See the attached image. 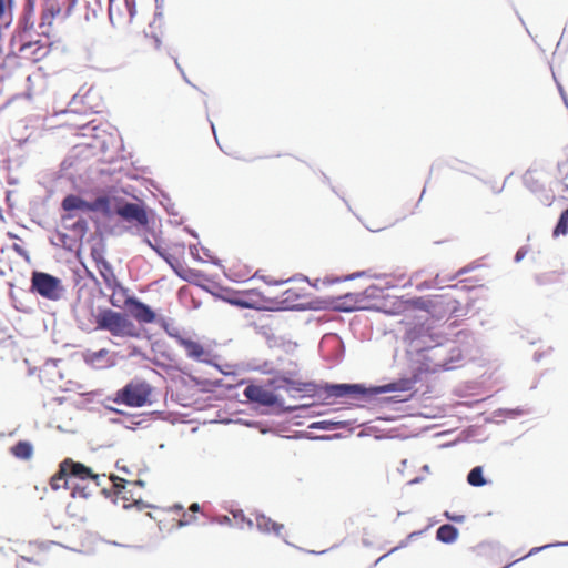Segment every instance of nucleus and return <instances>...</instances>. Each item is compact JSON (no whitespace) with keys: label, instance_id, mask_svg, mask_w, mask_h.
<instances>
[{"label":"nucleus","instance_id":"nucleus-1","mask_svg":"<svg viewBox=\"0 0 568 568\" xmlns=\"http://www.w3.org/2000/svg\"><path fill=\"white\" fill-rule=\"evenodd\" d=\"M62 465L63 471H67L70 491L73 498H88L92 495L90 485L93 484L95 487L100 486V476L94 474L90 467L74 462L71 458H65Z\"/></svg>","mask_w":568,"mask_h":568},{"label":"nucleus","instance_id":"nucleus-2","mask_svg":"<svg viewBox=\"0 0 568 568\" xmlns=\"http://www.w3.org/2000/svg\"><path fill=\"white\" fill-rule=\"evenodd\" d=\"M154 387L144 379L134 378L119 389L112 400L128 407H143L153 403Z\"/></svg>","mask_w":568,"mask_h":568},{"label":"nucleus","instance_id":"nucleus-3","mask_svg":"<svg viewBox=\"0 0 568 568\" xmlns=\"http://www.w3.org/2000/svg\"><path fill=\"white\" fill-rule=\"evenodd\" d=\"M97 329H103L116 337H139L135 324L123 313L112 310L101 311L97 317Z\"/></svg>","mask_w":568,"mask_h":568},{"label":"nucleus","instance_id":"nucleus-4","mask_svg":"<svg viewBox=\"0 0 568 568\" xmlns=\"http://www.w3.org/2000/svg\"><path fill=\"white\" fill-rule=\"evenodd\" d=\"M110 480L115 498L123 501L124 508L141 503V494L136 493V488L142 486L141 481H128L118 476H111Z\"/></svg>","mask_w":568,"mask_h":568},{"label":"nucleus","instance_id":"nucleus-5","mask_svg":"<svg viewBox=\"0 0 568 568\" xmlns=\"http://www.w3.org/2000/svg\"><path fill=\"white\" fill-rule=\"evenodd\" d=\"M68 1L69 0H42L40 28L42 29V34L47 37V41L43 44L38 45V50L41 47H49L51 44L50 30L53 20L61 16L63 8L68 4Z\"/></svg>","mask_w":568,"mask_h":568},{"label":"nucleus","instance_id":"nucleus-6","mask_svg":"<svg viewBox=\"0 0 568 568\" xmlns=\"http://www.w3.org/2000/svg\"><path fill=\"white\" fill-rule=\"evenodd\" d=\"M175 342L185 351L189 358L201 363H212L214 355L207 345H204L186 335H175Z\"/></svg>","mask_w":568,"mask_h":568},{"label":"nucleus","instance_id":"nucleus-7","mask_svg":"<svg viewBox=\"0 0 568 568\" xmlns=\"http://www.w3.org/2000/svg\"><path fill=\"white\" fill-rule=\"evenodd\" d=\"M38 294L48 300L58 301L64 294V286L60 278L38 272Z\"/></svg>","mask_w":568,"mask_h":568},{"label":"nucleus","instance_id":"nucleus-8","mask_svg":"<svg viewBox=\"0 0 568 568\" xmlns=\"http://www.w3.org/2000/svg\"><path fill=\"white\" fill-rule=\"evenodd\" d=\"M230 303L243 308L265 310L268 301L257 290H246L239 292Z\"/></svg>","mask_w":568,"mask_h":568},{"label":"nucleus","instance_id":"nucleus-9","mask_svg":"<svg viewBox=\"0 0 568 568\" xmlns=\"http://www.w3.org/2000/svg\"><path fill=\"white\" fill-rule=\"evenodd\" d=\"M124 307L130 315L140 324H152L156 321V313L136 297H125Z\"/></svg>","mask_w":568,"mask_h":568},{"label":"nucleus","instance_id":"nucleus-10","mask_svg":"<svg viewBox=\"0 0 568 568\" xmlns=\"http://www.w3.org/2000/svg\"><path fill=\"white\" fill-rule=\"evenodd\" d=\"M116 214L124 221L145 227L149 223L148 213L142 204L124 203L116 209Z\"/></svg>","mask_w":568,"mask_h":568},{"label":"nucleus","instance_id":"nucleus-11","mask_svg":"<svg viewBox=\"0 0 568 568\" xmlns=\"http://www.w3.org/2000/svg\"><path fill=\"white\" fill-rule=\"evenodd\" d=\"M245 397L263 406L281 405L274 392L261 385H248L244 390Z\"/></svg>","mask_w":568,"mask_h":568},{"label":"nucleus","instance_id":"nucleus-12","mask_svg":"<svg viewBox=\"0 0 568 568\" xmlns=\"http://www.w3.org/2000/svg\"><path fill=\"white\" fill-rule=\"evenodd\" d=\"M444 296L435 295L433 297H416L410 301L412 305L416 308L424 310L433 316L442 314V306Z\"/></svg>","mask_w":568,"mask_h":568},{"label":"nucleus","instance_id":"nucleus-13","mask_svg":"<svg viewBox=\"0 0 568 568\" xmlns=\"http://www.w3.org/2000/svg\"><path fill=\"white\" fill-rule=\"evenodd\" d=\"M326 397L341 398L345 396H353L357 394H364L365 390L359 385H348V384H335V385H326L324 387Z\"/></svg>","mask_w":568,"mask_h":568},{"label":"nucleus","instance_id":"nucleus-14","mask_svg":"<svg viewBox=\"0 0 568 568\" xmlns=\"http://www.w3.org/2000/svg\"><path fill=\"white\" fill-rule=\"evenodd\" d=\"M306 285L303 286H291L282 293V303L287 308H295L302 305L301 300L306 297Z\"/></svg>","mask_w":568,"mask_h":568},{"label":"nucleus","instance_id":"nucleus-15","mask_svg":"<svg viewBox=\"0 0 568 568\" xmlns=\"http://www.w3.org/2000/svg\"><path fill=\"white\" fill-rule=\"evenodd\" d=\"M14 282L16 285L13 286L14 288L12 290L11 295L14 301L16 307L19 311L28 312L29 310H31V306L29 304H26L23 301L24 296L28 295V292L23 288V286L27 284L26 277L23 275L16 276Z\"/></svg>","mask_w":568,"mask_h":568},{"label":"nucleus","instance_id":"nucleus-16","mask_svg":"<svg viewBox=\"0 0 568 568\" xmlns=\"http://www.w3.org/2000/svg\"><path fill=\"white\" fill-rule=\"evenodd\" d=\"M84 359L88 364L99 369L109 367L113 364L109 351L105 348L87 353Z\"/></svg>","mask_w":568,"mask_h":568},{"label":"nucleus","instance_id":"nucleus-17","mask_svg":"<svg viewBox=\"0 0 568 568\" xmlns=\"http://www.w3.org/2000/svg\"><path fill=\"white\" fill-rule=\"evenodd\" d=\"M146 242L172 267H175V265L180 264L179 258L176 257L175 253H183V251H184V245L183 244L174 245V253H172L170 247H168L165 251H161V243L160 242H156L155 244H153L149 240Z\"/></svg>","mask_w":568,"mask_h":568},{"label":"nucleus","instance_id":"nucleus-18","mask_svg":"<svg viewBox=\"0 0 568 568\" xmlns=\"http://www.w3.org/2000/svg\"><path fill=\"white\" fill-rule=\"evenodd\" d=\"M62 207L67 212H88L93 209L91 204H89L88 202H85L84 200L77 195H68L67 197H64L62 201Z\"/></svg>","mask_w":568,"mask_h":568},{"label":"nucleus","instance_id":"nucleus-19","mask_svg":"<svg viewBox=\"0 0 568 568\" xmlns=\"http://www.w3.org/2000/svg\"><path fill=\"white\" fill-rule=\"evenodd\" d=\"M255 521H256V527L262 532H267V534L273 532L276 536H280L282 530L284 529L283 524H278V523L272 520L271 518L266 517L265 515L256 516Z\"/></svg>","mask_w":568,"mask_h":568},{"label":"nucleus","instance_id":"nucleus-20","mask_svg":"<svg viewBox=\"0 0 568 568\" xmlns=\"http://www.w3.org/2000/svg\"><path fill=\"white\" fill-rule=\"evenodd\" d=\"M101 275V277L103 278L106 287H118V283H120L116 278V275L113 271V267L111 266V264L105 261L101 264H99L98 266H95Z\"/></svg>","mask_w":568,"mask_h":568},{"label":"nucleus","instance_id":"nucleus-21","mask_svg":"<svg viewBox=\"0 0 568 568\" xmlns=\"http://www.w3.org/2000/svg\"><path fill=\"white\" fill-rule=\"evenodd\" d=\"M413 381L410 379H400L398 382L389 383L379 387H376L374 389V393L382 394V393H388V392H406L410 390L413 388Z\"/></svg>","mask_w":568,"mask_h":568},{"label":"nucleus","instance_id":"nucleus-22","mask_svg":"<svg viewBox=\"0 0 568 568\" xmlns=\"http://www.w3.org/2000/svg\"><path fill=\"white\" fill-rule=\"evenodd\" d=\"M458 537V529L449 524L442 525L436 531V538L445 544L454 542Z\"/></svg>","mask_w":568,"mask_h":568},{"label":"nucleus","instance_id":"nucleus-23","mask_svg":"<svg viewBox=\"0 0 568 568\" xmlns=\"http://www.w3.org/2000/svg\"><path fill=\"white\" fill-rule=\"evenodd\" d=\"M50 486L53 490L61 488L70 490L69 478L67 471H63L62 463L59 466V470L51 477Z\"/></svg>","mask_w":568,"mask_h":568},{"label":"nucleus","instance_id":"nucleus-24","mask_svg":"<svg viewBox=\"0 0 568 568\" xmlns=\"http://www.w3.org/2000/svg\"><path fill=\"white\" fill-rule=\"evenodd\" d=\"M112 291L110 303L115 307L124 306L125 297H130L128 295V290L123 287L120 283H118V287H108Z\"/></svg>","mask_w":568,"mask_h":568},{"label":"nucleus","instance_id":"nucleus-25","mask_svg":"<svg viewBox=\"0 0 568 568\" xmlns=\"http://www.w3.org/2000/svg\"><path fill=\"white\" fill-rule=\"evenodd\" d=\"M339 307L343 311H353L357 308V304L361 302V296L357 293H347L339 297Z\"/></svg>","mask_w":568,"mask_h":568},{"label":"nucleus","instance_id":"nucleus-26","mask_svg":"<svg viewBox=\"0 0 568 568\" xmlns=\"http://www.w3.org/2000/svg\"><path fill=\"white\" fill-rule=\"evenodd\" d=\"M467 481L469 485L475 487H481L486 484V479L483 476V468L480 466L474 467L468 476Z\"/></svg>","mask_w":568,"mask_h":568},{"label":"nucleus","instance_id":"nucleus-27","mask_svg":"<svg viewBox=\"0 0 568 568\" xmlns=\"http://www.w3.org/2000/svg\"><path fill=\"white\" fill-rule=\"evenodd\" d=\"M12 454L18 458H30L32 446L26 442H19L11 448Z\"/></svg>","mask_w":568,"mask_h":568},{"label":"nucleus","instance_id":"nucleus-28","mask_svg":"<svg viewBox=\"0 0 568 568\" xmlns=\"http://www.w3.org/2000/svg\"><path fill=\"white\" fill-rule=\"evenodd\" d=\"M568 233V207L560 214L559 221L554 230V236L566 235Z\"/></svg>","mask_w":568,"mask_h":568},{"label":"nucleus","instance_id":"nucleus-29","mask_svg":"<svg viewBox=\"0 0 568 568\" xmlns=\"http://www.w3.org/2000/svg\"><path fill=\"white\" fill-rule=\"evenodd\" d=\"M91 258L93 260L95 266H98L99 264L105 262V257H104V248L102 245H97V246H93L91 248Z\"/></svg>","mask_w":568,"mask_h":568},{"label":"nucleus","instance_id":"nucleus-30","mask_svg":"<svg viewBox=\"0 0 568 568\" xmlns=\"http://www.w3.org/2000/svg\"><path fill=\"white\" fill-rule=\"evenodd\" d=\"M145 38L149 42V45H151L153 49H155V50L161 49L162 41H161L160 37H158L156 34H145Z\"/></svg>","mask_w":568,"mask_h":568},{"label":"nucleus","instance_id":"nucleus-31","mask_svg":"<svg viewBox=\"0 0 568 568\" xmlns=\"http://www.w3.org/2000/svg\"><path fill=\"white\" fill-rule=\"evenodd\" d=\"M164 331L166 332V334L174 338L175 339V335L178 336H185L184 334H181L179 328L174 327V326H171V325H165L164 326Z\"/></svg>","mask_w":568,"mask_h":568},{"label":"nucleus","instance_id":"nucleus-32","mask_svg":"<svg viewBox=\"0 0 568 568\" xmlns=\"http://www.w3.org/2000/svg\"><path fill=\"white\" fill-rule=\"evenodd\" d=\"M13 250L19 254L21 255L22 257H24L26 262L28 264H30V256L28 255V253L19 245V244H14L13 245Z\"/></svg>","mask_w":568,"mask_h":568},{"label":"nucleus","instance_id":"nucleus-33","mask_svg":"<svg viewBox=\"0 0 568 568\" xmlns=\"http://www.w3.org/2000/svg\"><path fill=\"white\" fill-rule=\"evenodd\" d=\"M36 291V268L30 270V287L29 292L32 293Z\"/></svg>","mask_w":568,"mask_h":568},{"label":"nucleus","instance_id":"nucleus-34","mask_svg":"<svg viewBox=\"0 0 568 568\" xmlns=\"http://www.w3.org/2000/svg\"><path fill=\"white\" fill-rule=\"evenodd\" d=\"M194 516H187L186 514H183V517L179 520V526L190 525L194 521Z\"/></svg>","mask_w":568,"mask_h":568},{"label":"nucleus","instance_id":"nucleus-35","mask_svg":"<svg viewBox=\"0 0 568 568\" xmlns=\"http://www.w3.org/2000/svg\"><path fill=\"white\" fill-rule=\"evenodd\" d=\"M446 517L453 521H456V523H462L464 520V516L463 515H458V516H449L448 513L445 514Z\"/></svg>","mask_w":568,"mask_h":568},{"label":"nucleus","instance_id":"nucleus-36","mask_svg":"<svg viewBox=\"0 0 568 568\" xmlns=\"http://www.w3.org/2000/svg\"><path fill=\"white\" fill-rule=\"evenodd\" d=\"M199 504L196 503H193L191 506H190V510L193 511V513H196L199 511Z\"/></svg>","mask_w":568,"mask_h":568},{"label":"nucleus","instance_id":"nucleus-37","mask_svg":"<svg viewBox=\"0 0 568 568\" xmlns=\"http://www.w3.org/2000/svg\"><path fill=\"white\" fill-rule=\"evenodd\" d=\"M4 12V2L3 0H0V18L3 16Z\"/></svg>","mask_w":568,"mask_h":568},{"label":"nucleus","instance_id":"nucleus-38","mask_svg":"<svg viewBox=\"0 0 568 568\" xmlns=\"http://www.w3.org/2000/svg\"><path fill=\"white\" fill-rule=\"evenodd\" d=\"M109 16H110V19L113 20V9H112V6H110V8H109Z\"/></svg>","mask_w":568,"mask_h":568},{"label":"nucleus","instance_id":"nucleus-39","mask_svg":"<svg viewBox=\"0 0 568 568\" xmlns=\"http://www.w3.org/2000/svg\"><path fill=\"white\" fill-rule=\"evenodd\" d=\"M286 282H287V281H283V280H282V281H274V282H272V283H273V284H275V285H278V284H283V283H286Z\"/></svg>","mask_w":568,"mask_h":568},{"label":"nucleus","instance_id":"nucleus-40","mask_svg":"<svg viewBox=\"0 0 568 568\" xmlns=\"http://www.w3.org/2000/svg\"><path fill=\"white\" fill-rule=\"evenodd\" d=\"M540 549H541V548H534V549H531V550H530L529 555H532L534 552H536V551H538V550H540Z\"/></svg>","mask_w":568,"mask_h":568},{"label":"nucleus","instance_id":"nucleus-41","mask_svg":"<svg viewBox=\"0 0 568 568\" xmlns=\"http://www.w3.org/2000/svg\"><path fill=\"white\" fill-rule=\"evenodd\" d=\"M168 247L161 243V251H165Z\"/></svg>","mask_w":568,"mask_h":568},{"label":"nucleus","instance_id":"nucleus-42","mask_svg":"<svg viewBox=\"0 0 568 568\" xmlns=\"http://www.w3.org/2000/svg\"><path fill=\"white\" fill-rule=\"evenodd\" d=\"M520 257H521V254L519 252H517L516 258L519 260Z\"/></svg>","mask_w":568,"mask_h":568},{"label":"nucleus","instance_id":"nucleus-43","mask_svg":"<svg viewBox=\"0 0 568 568\" xmlns=\"http://www.w3.org/2000/svg\"><path fill=\"white\" fill-rule=\"evenodd\" d=\"M510 565H511V564H509V565H506V566H505V567H503V568H508V567H509Z\"/></svg>","mask_w":568,"mask_h":568}]
</instances>
